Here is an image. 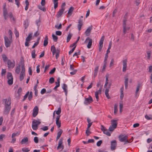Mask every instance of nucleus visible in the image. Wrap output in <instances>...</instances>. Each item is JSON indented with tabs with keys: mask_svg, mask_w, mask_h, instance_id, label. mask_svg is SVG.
Returning a JSON list of instances; mask_svg holds the SVG:
<instances>
[{
	"mask_svg": "<svg viewBox=\"0 0 152 152\" xmlns=\"http://www.w3.org/2000/svg\"><path fill=\"white\" fill-rule=\"evenodd\" d=\"M3 103L4 104V108L3 111V114L6 115H8L11 108V99L10 97L8 99H3Z\"/></svg>",
	"mask_w": 152,
	"mask_h": 152,
	"instance_id": "f257e3e1",
	"label": "nucleus"
},
{
	"mask_svg": "<svg viewBox=\"0 0 152 152\" xmlns=\"http://www.w3.org/2000/svg\"><path fill=\"white\" fill-rule=\"evenodd\" d=\"M118 138L120 142H124V145L130 142V141L128 140V137L127 135H120L118 136Z\"/></svg>",
	"mask_w": 152,
	"mask_h": 152,
	"instance_id": "f03ea898",
	"label": "nucleus"
},
{
	"mask_svg": "<svg viewBox=\"0 0 152 152\" xmlns=\"http://www.w3.org/2000/svg\"><path fill=\"white\" fill-rule=\"evenodd\" d=\"M21 69V71L19 77V79L20 81H22L23 80L24 76H25V70L24 64H22Z\"/></svg>",
	"mask_w": 152,
	"mask_h": 152,
	"instance_id": "7ed1b4c3",
	"label": "nucleus"
},
{
	"mask_svg": "<svg viewBox=\"0 0 152 152\" xmlns=\"http://www.w3.org/2000/svg\"><path fill=\"white\" fill-rule=\"evenodd\" d=\"M41 123V122L36 120H34L32 122V127L34 130H36L38 129V126Z\"/></svg>",
	"mask_w": 152,
	"mask_h": 152,
	"instance_id": "20e7f679",
	"label": "nucleus"
},
{
	"mask_svg": "<svg viewBox=\"0 0 152 152\" xmlns=\"http://www.w3.org/2000/svg\"><path fill=\"white\" fill-rule=\"evenodd\" d=\"M93 100L92 97L90 96L87 98H85L84 103L86 105H88L93 102Z\"/></svg>",
	"mask_w": 152,
	"mask_h": 152,
	"instance_id": "39448f33",
	"label": "nucleus"
},
{
	"mask_svg": "<svg viewBox=\"0 0 152 152\" xmlns=\"http://www.w3.org/2000/svg\"><path fill=\"white\" fill-rule=\"evenodd\" d=\"M7 65L8 68L9 69L13 68L15 66V62L14 61L12 62L10 60H8L7 61Z\"/></svg>",
	"mask_w": 152,
	"mask_h": 152,
	"instance_id": "423d86ee",
	"label": "nucleus"
},
{
	"mask_svg": "<svg viewBox=\"0 0 152 152\" xmlns=\"http://www.w3.org/2000/svg\"><path fill=\"white\" fill-rule=\"evenodd\" d=\"M101 130L103 132V133L106 134V135L110 136H111V134L110 133V132L108 131L107 129H106L104 126L102 125H101Z\"/></svg>",
	"mask_w": 152,
	"mask_h": 152,
	"instance_id": "0eeeda50",
	"label": "nucleus"
},
{
	"mask_svg": "<svg viewBox=\"0 0 152 152\" xmlns=\"http://www.w3.org/2000/svg\"><path fill=\"white\" fill-rule=\"evenodd\" d=\"M5 44L6 46L8 47L10 46V44L12 42V40L9 39L8 37L6 36L4 37Z\"/></svg>",
	"mask_w": 152,
	"mask_h": 152,
	"instance_id": "6e6552de",
	"label": "nucleus"
},
{
	"mask_svg": "<svg viewBox=\"0 0 152 152\" xmlns=\"http://www.w3.org/2000/svg\"><path fill=\"white\" fill-rule=\"evenodd\" d=\"M39 111L38 107L37 106H35L33 110V116L35 117L38 114Z\"/></svg>",
	"mask_w": 152,
	"mask_h": 152,
	"instance_id": "1a4fd4ad",
	"label": "nucleus"
},
{
	"mask_svg": "<svg viewBox=\"0 0 152 152\" xmlns=\"http://www.w3.org/2000/svg\"><path fill=\"white\" fill-rule=\"evenodd\" d=\"M92 26L91 25L90 26H89L86 29L85 32V33L86 36H88L90 35L91 31L92 29Z\"/></svg>",
	"mask_w": 152,
	"mask_h": 152,
	"instance_id": "9d476101",
	"label": "nucleus"
},
{
	"mask_svg": "<svg viewBox=\"0 0 152 152\" xmlns=\"http://www.w3.org/2000/svg\"><path fill=\"white\" fill-rule=\"evenodd\" d=\"M102 87V86L97 91H96L95 92V96L97 101H98L99 100L98 94H101Z\"/></svg>",
	"mask_w": 152,
	"mask_h": 152,
	"instance_id": "9b49d317",
	"label": "nucleus"
},
{
	"mask_svg": "<svg viewBox=\"0 0 152 152\" xmlns=\"http://www.w3.org/2000/svg\"><path fill=\"white\" fill-rule=\"evenodd\" d=\"M117 143L116 141L114 140L111 142V149L112 150H114L116 146Z\"/></svg>",
	"mask_w": 152,
	"mask_h": 152,
	"instance_id": "f8f14e48",
	"label": "nucleus"
},
{
	"mask_svg": "<svg viewBox=\"0 0 152 152\" xmlns=\"http://www.w3.org/2000/svg\"><path fill=\"white\" fill-rule=\"evenodd\" d=\"M64 10V8H61L58 12L57 14L56 15V16L58 18L61 16Z\"/></svg>",
	"mask_w": 152,
	"mask_h": 152,
	"instance_id": "ddd939ff",
	"label": "nucleus"
},
{
	"mask_svg": "<svg viewBox=\"0 0 152 152\" xmlns=\"http://www.w3.org/2000/svg\"><path fill=\"white\" fill-rule=\"evenodd\" d=\"M123 71L125 72L126 71V68L127 67V60L124 59L123 61Z\"/></svg>",
	"mask_w": 152,
	"mask_h": 152,
	"instance_id": "4468645a",
	"label": "nucleus"
},
{
	"mask_svg": "<svg viewBox=\"0 0 152 152\" xmlns=\"http://www.w3.org/2000/svg\"><path fill=\"white\" fill-rule=\"evenodd\" d=\"M111 123L112 126L115 127H117L118 124V120H112L111 121Z\"/></svg>",
	"mask_w": 152,
	"mask_h": 152,
	"instance_id": "2eb2a0df",
	"label": "nucleus"
},
{
	"mask_svg": "<svg viewBox=\"0 0 152 152\" xmlns=\"http://www.w3.org/2000/svg\"><path fill=\"white\" fill-rule=\"evenodd\" d=\"M62 88L63 89L64 91L65 92V94L66 96L67 95V85L65 83H64L63 84V85L62 86Z\"/></svg>",
	"mask_w": 152,
	"mask_h": 152,
	"instance_id": "dca6fc26",
	"label": "nucleus"
},
{
	"mask_svg": "<svg viewBox=\"0 0 152 152\" xmlns=\"http://www.w3.org/2000/svg\"><path fill=\"white\" fill-rule=\"evenodd\" d=\"M104 39V36H102L99 42V48H102L103 46V43Z\"/></svg>",
	"mask_w": 152,
	"mask_h": 152,
	"instance_id": "f3484780",
	"label": "nucleus"
},
{
	"mask_svg": "<svg viewBox=\"0 0 152 152\" xmlns=\"http://www.w3.org/2000/svg\"><path fill=\"white\" fill-rule=\"evenodd\" d=\"M88 41V42L87 46V48H91L92 43V39L88 38L86 39V41L87 42Z\"/></svg>",
	"mask_w": 152,
	"mask_h": 152,
	"instance_id": "a211bd4d",
	"label": "nucleus"
},
{
	"mask_svg": "<svg viewBox=\"0 0 152 152\" xmlns=\"http://www.w3.org/2000/svg\"><path fill=\"white\" fill-rule=\"evenodd\" d=\"M140 87V84H138L137 86L136 90L135 92V96L136 97H137L139 95L138 92L139 90Z\"/></svg>",
	"mask_w": 152,
	"mask_h": 152,
	"instance_id": "6ab92c4d",
	"label": "nucleus"
},
{
	"mask_svg": "<svg viewBox=\"0 0 152 152\" xmlns=\"http://www.w3.org/2000/svg\"><path fill=\"white\" fill-rule=\"evenodd\" d=\"M99 66H96L94 69V78H95L98 73V70H99Z\"/></svg>",
	"mask_w": 152,
	"mask_h": 152,
	"instance_id": "aec40b11",
	"label": "nucleus"
},
{
	"mask_svg": "<svg viewBox=\"0 0 152 152\" xmlns=\"http://www.w3.org/2000/svg\"><path fill=\"white\" fill-rule=\"evenodd\" d=\"M128 78L127 77H125V86L126 89H127L128 88Z\"/></svg>",
	"mask_w": 152,
	"mask_h": 152,
	"instance_id": "412c9836",
	"label": "nucleus"
},
{
	"mask_svg": "<svg viewBox=\"0 0 152 152\" xmlns=\"http://www.w3.org/2000/svg\"><path fill=\"white\" fill-rule=\"evenodd\" d=\"M7 9L3 10V15L4 18L5 20H6L7 18Z\"/></svg>",
	"mask_w": 152,
	"mask_h": 152,
	"instance_id": "4be33fe9",
	"label": "nucleus"
},
{
	"mask_svg": "<svg viewBox=\"0 0 152 152\" xmlns=\"http://www.w3.org/2000/svg\"><path fill=\"white\" fill-rule=\"evenodd\" d=\"M32 34L33 33H32L29 34L28 37L26 38V41L28 42L30 41L32 39Z\"/></svg>",
	"mask_w": 152,
	"mask_h": 152,
	"instance_id": "5701e85b",
	"label": "nucleus"
},
{
	"mask_svg": "<svg viewBox=\"0 0 152 152\" xmlns=\"http://www.w3.org/2000/svg\"><path fill=\"white\" fill-rule=\"evenodd\" d=\"M51 51L53 53V55H54L56 53L57 51L59 52V50L58 48H51Z\"/></svg>",
	"mask_w": 152,
	"mask_h": 152,
	"instance_id": "b1692460",
	"label": "nucleus"
},
{
	"mask_svg": "<svg viewBox=\"0 0 152 152\" xmlns=\"http://www.w3.org/2000/svg\"><path fill=\"white\" fill-rule=\"evenodd\" d=\"M28 140V139L27 137H24L22 139L20 142V143L21 144L25 143L26 142H27Z\"/></svg>",
	"mask_w": 152,
	"mask_h": 152,
	"instance_id": "393cba45",
	"label": "nucleus"
},
{
	"mask_svg": "<svg viewBox=\"0 0 152 152\" xmlns=\"http://www.w3.org/2000/svg\"><path fill=\"white\" fill-rule=\"evenodd\" d=\"M48 36H46L44 41L43 45L44 47H46L48 43Z\"/></svg>",
	"mask_w": 152,
	"mask_h": 152,
	"instance_id": "a878e982",
	"label": "nucleus"
},
{
	"mask_svg": "<svg viewBox=\"0 0 152 152\" xmlns=\"http://www.w3.org/2000/svg\"><path fill=\"white\" fill-rule=\"evenodd\" d=\"M20 65H18V66H17L16 67L15 70V72L17 74H19L20 72Z\"/></svg>",
	"mask_w": 152,
	"mask_h": 152,
	"instance_id": "bb28decb",
	"label": "nucleus"
},
{
	"mask_svg": "<svg viewBox=\"0 0 152 152\" xmlns=\"http://www.w3.org/2000/svg\"><path fill=\"white\" fill-rule=\"evenodd\" d=\"M74 9V8L73 7H71L68 10V15H69V16L71 15L72 14V12H73Z\"/></svg>",
	"mask_w": 152,
	"mask_h": 152,
	"instance_id": "cd10ccee",
	"label": "nucleus"
},
{
	"mask_svg": "<svg viewBox=\"0 0 152 152\" xmlns=\"http://www.w3.org/2000/svg\"><path fill=\"white\" fill-rule=\"evenodd\" d=\"M43 6L39 5L38 6V7L39 10H41L43 12H45L46 11V8L44 7H43Z\"/></svg>",
	"mask_w": 152,
	"mask_h": 152,
	"instance_id": "c85d7f7f",
	"label": "nucleus"
},
{
	"mask_svg": "<svg viewBox=\"0 0 152 152\" xmlns=\"http://www.w3.org/2000/svg\"><path fill=\"white\" fill-rule=\"evenodd\" d=\"M109 91V90L108 88L106 89L105 91V95L107 97L108 99H109L110 98V97L108 94V92Z\"/></svg>",
	"mask_w": 152,
	"mask_h": 152,
	"instance_id": "c756f323",
	"label": "nucleus"
},
{
	"mask_svg": "<svg viewBox=\"0 0 152 152\" xmlns=\"http://www.w3.org/2000/svg\"><path fill=\"white\" fill-rule=\"evenodd\" d=\"M7 78L8 80H13V77L12 73L10 72H8L7 73Z\"/></svg>",
	"mask_w": 152,
	"mask_h": 152,
	"instance_id": "7c9ffc66",
	"label": "nucleus"
},
{
	"mask_svg": "<svg viewBox=\"0 0 152 152\" xmlns=\"http://www.w3.org/2000/svg\"><path fill=\"white\" fill-rule=\"evenodd\" d=\"M118 105L115 104L114 105V115H116L118 111Z\"/></svg>",
	"mask_w": 152,
	"mask_h": 152,
	"instance_id": "2f4dec72",
	"label": "nucleus"
},
{
	"mask_svg": "<svg viewBox=\"0 0 152 152\" xmlns=\"http://www.w3.org/2000/svg\"><path fill=\"white\" fill-rule=\"evenodd\" d=\"M62 143H63L62 140L61 139H60L59 141V142H58V145L57 147V149H58L61 148V145L62 144Z\"/></svg>",
	"mask_w": 152,
	"mask_h": 152,
	"instance_id": "473e14b6",
	"label": "nucleus"
},
{
	"mask_svg": "<svg viewBox=\"0 0 152 152\" xmlns=\"http://www.w3.org/2000/svg\"><path fill=\"white\" fill-rule=\"evenodd\" d=\"M52 37L54 42H56L57 41L58 38L57 36H55L54 34H53Z\"/></svg>",
	"mask_w": 152,
	"mask_h": 152,
	"instance_id": "72a5a7b5",
	"label": "nucleus"
},
{
	"mask_svg": "<svg viewBox=\"0 0 152 152\" xmlns=\"http://www.w3.org/2000/svg\"><path fill=\"white\" fill-rule=\"evenodd\" d=\"M72 34H71L70 33L68 34L67 37L66 42H68L69 41L72 37Z\"/></svg>",
	"mask_w": 152,
	"mask_h": 152,
	"instance_id": "f704fd0d",
	"label": "nucleus"
},
{
	"mask_svg": "<svg viewBox=\"0 0 152 152\" xmlns=\"http://www.w3.org/2000/svg\"><path fill=\"white\" fill-rule=\"evenodd\" d=\"M2 58L4 62L6 61L7 60V57L5 54H3L2 55Z\"/></svg>",
	"mask_w": 152,
	"mask_h": 152,
	"instance_id": "c9c22d12",
	"label": "nucleus"
},
{
	"mask_svg": "<svg viewBox=\"0 0 152 152\" xmlns=\"http://www.w3.org/2000/svg\"><path fill=\"white\" fill-rule=\"evenodd\" d=\"M35 51L34 50L32 51L31 52V56L33 58H34L36 56V55L35 54Z\"/></svg>",
	"mask_w": 152,
	"mask_h": 152,
	"instance_id": "e433bc0d",
	"label": "nucleus"
},
{
	"mask_svg": "<svg viewBox=\"0 0 152 152\" xmlns=\"http://www.w3.org/2000/svg\"><path fill=\"white\" fill-rule=\"evenodd\" d=\"M24 26L25 29H26L28 26V22L27 20H26L24 21Z\"/></svg>",
	"mask_w": 152,
	"mask_h": 152,
	"instance_id": "4c0bfd02",
	"label": "nucleus"
},
{
	"mask_svg": "<svg viewBox=\"0 0 152 152\" xmlns=\"http://www.w3.org/2000/svg\"><path fill=\"white\" fill-rule=\"evenodd\" d=\"M56 124L58 128L61 126V121H56Z\"/></svg>",
	"mask_w": 152,
	"mask_h": 152,
	"instance_id": "58836bf2",
	"label": "nucleus"
},
{
	"mask_svg": "<svg viewBox=\"0 0 152 152\" xmlns=\"http://www.w3.org/2000/svg\"><path fill=\"white\" fill-rule=\"evenodd\" d=\"M55 27L57 29H61L62 28V24L61 23H60L58 26L57 25H55Z\"/></svg>",
	"mask_w": 152,
	"mask_h": 152,
	"instance_id": "ea45409f",
	"label": "nucleus"
},
{
	"mask_svg": "<svg viewBox=\"0 0 152 152\" xmlns=\"http://www.w3.org/2000/svg\"><path fill=\"white\" fill-rule=\"evenodd\" d=\"M22 151L23 152H28L30 150L28 148H23L22 149Z\"/></svg>",
	"mask_w": 152,
	"mask_h": 152,
	"instance_id": "a19ab883",
	"label": "nucleus"
},
{
	"mask_svg": "<svg viewBox=\"0 0 152 152\" xmlns=\"http://www.w3.org/2000/svg\"><path fill=\"white\" fill-rule=\"evenodd\" d=\"M54 79L53 77H50L49 80V82L50 83L52 84L54 82Z\"/></svg>",
	"mask_w": 152,
	"mask_h": 152,
	"instance_id": "79ce46f5",
	"label": "nucleus"
},
{
	"mask_svg": "<svg viewBox=\"0 0 152 152\" xmlns=\"http://www.w3.org/2000/svg\"><path fill=\"white\" fill-rule=\"evenodd\" d=\"M61 112V109L60 107H59L57 110L56 111V113L58 115H59Z\"/></svg>",
	"mask_w": 152,
	"mask_h": 152,
	"instance_id": "37998d69",
	"label": "nucleus"
},
{
	"mask_svg": "<svg viewBox=\"0 0 152 152\" xmlns=\"http://www.w3.org/2000/svg\"><path fill=\"white\" fill-rule=\"evenodd\" d=\"M116 128L114 126H110L109 128V130L110 131L112 132Z\"/></svg>",
	"mask_w": 152,
	"mask_h": 152,
	"instance_id": "c03bdc74",
	"label": "nucleus"
},
{
	"mask_svg": "<svg viewBox=\"0 0 152 152\" xmlns=\"http://www.w3.org/2000/svg\"><path fill=\"white\" fill-rule=\"evenodd\" d=\"M57 81L58 82V84H56V87L58 88V87L60 86V78L59 77H58L57 78Z\"/></svg>",
	"mask_w": 152,
	"mask_h": 152,
	"instance_id": "a18cd8bd",
	"label": "nucleus"
},
{
	"mask_svg": "<svg viewBox=\"0 0 152 152\" xmlns=\"http://www.w3.org/2000/svg\"><path fill=\"white\" fill-rule=\"evenodd\" d=\"M57 81L58 82V84H56V87L58 88V87L60 86V78L59 77H58L57 78Z\"/></svg>",
	"mask_w": 152,
	"mask_h": 152,
	"instance_id": "49530a36",
	"label": "nucleus"
},
{
	"mask_svg": "<svg viewBox=\"0 0 152 152\" xmlns=\"http://www.w3.org/2000/svg\"><path fill=\"white\" fill-rule=\"evenodd\" d=\"M19 134V133L18 132L16 133H13L12 134V138L14 137L15 136Z\"/></svg>",
	"mask_w": 152,
	"mask_h": 152,
	"instance_id": "de8ad7c7",
	"label": "nucleus"
},
{
	"mask_svg": "<svg viewBox=\"0 0 152 152\" xmlns=\"http://www.w3.org/2000/svg\"><path fill=\"white\" fill-rule=\"evenodd\" d=\"M32 98V93L31 92H30L29 94L28 95V99L29 100H31Z\"/></svg>",
	"mask_w": 152,
	"mask_h": 152,
	"instance_id": "09e8293b",
	"label": "nucleus"
},
{
	"mask_svg": "<svg viewBox=\"0 0 152 152\" xmlns=\"http://www.w3.org/2000/svg\"><path fill=\"white\" fill-rule=\"evenodd\" d=\"M107 65V61H104V65L102 69V71H104L105 70V68L106 67Z\"/></svg>",
	"mask_w": 152,
	"mask_h": 152,
	"instance_id": "8fccbe9b",
	"label": "nucleus"
},
{
	"mask_svg": "<svg viewBox=\"0 0 152 152\" xmlns=\"http://www.w3.org/2000/svg\"><path fill=\"white\" fill-rule=\"evenodd\" d=\"M53 2L54 4V8L56 9L58 6V1L55 2L53 0Z\"/></svg>",
	"mask_w": 152,
	"mask_h": 152,
	"instance_id": "3c124183",
	"label": "nucleus"
},
{
	"mask_svg": "<svg viewBox=\"0 0 152 152\" xmlns=\"http://www.w3.org/2000/svg\"><path fill=\"white\" fill-rule=\"evenodd\" d=\"M40 129L44 131H45L48 130V126H45L41 128Z\"/></svg>",
	"mask_w": 152,
	"mask_h": 152,
	"instance_id": "603ef678",
	"label": "nucleus"
},
{
	"mask_svg": "<svg viewBox=\"0 0 152 152\" xmlns=\"http://www.w3.org/2000/svg\"><path fill=\"white\" fill-rule=\"evenodd\" d=\"M106 80L105 84H107L108 83V75H106L105 76Z\"/></svg>",
	"mask_w": 152,
	"mask_h": 152,
	"instance_id": "864d4df0",
	"label": "nucleus"
},
{
	"mask_svg": "<svg viewBox=\"0 0 152 152\" xmlns=\"http://www.w3.org/2000/svg\"><path fill=\"white\" fill-rule=\"evenodd\" d=\"M20 0H15L16 4L17 6L18 7H19L20 4Z\"/></svg>",
	"mask_w": 152,
	"mask_h": 152,
	"instance_id": "5fc2aeb1",
	"label": "nucleus"
},
{
	"mask_svg": "<svg viewBox=\"0 0 152 152\" xmlns=\"http://www.w3.org/2000/svg\"><path fill=\"white\" fill-rule=\"evenodd\" d=\"M8 83L9 85H11L13 84V80H10L9 79L8 80Z\"/></svg>",
	"mask_w": 152,
	"mask_h": 152,
	"instance_id": "6e6d98bb",
	"label": "nucleus"
},
{
	"mask_svg": "<svg viewBox=\"0 0 152 152\" xmlns=\"http://www.w3.org/2000/svg\"><path fill=\"white\" fill-rule=\"evenodd\" d=\"M40 20L39 19L38 20H36V24L38 26V28H39V26L40 25Z\"/></svg>",
	"mask_w": 152,
	"mask_h": 152,
	"instance_id": "4d7b16f0",
	"label": "nucleus"
},
{
	"mask_svg": "<svg viewBox=\"0 0 152 152\" xmlns=\"http://www.w3.org/2000/svg\"><path fill=\"white\" fill-rule=\"evenodd\" d=\"M6 73V70L5 69H2L1 75L2 76L5 75Z\"/></svg>",
	"mask_w": 152,
	"mask_h": 152,
	"instance_id": "13d9d810",
	"label": "nucleus"
},
{
	"mask_svg": "<svg viewBox=\"0 0 152 152\" xmlns=\"http://www.w3.org/2000/svg\"><path fill=\"white\" fill-rule=\"evenodd\" d=\"M114 62V60L113 58H112L110 61V67H111L113 65V63Z\"/></svg>",
	"mask_w": 152,
	"mask_h": 152,
	"instance_id": "bf43d9fd",
	"label": "nucleus"
},
{
	"mask_svg": "<svg viewBox=\"0 0 152 152\" xmlns=\"http://www.w3.org/2000/svg\"><path fill=\"white\" fill-rule=\"evenodd\" d=\"M56 70L55 68H54L52 69L49 72V74H52L54 73Z\"/></svg>",
	"mask_w": 152,
	"mask_h": 152,
	"instance_id": "052dcab7",
	"label": "nucleus"
},
{
	"mask_svg": "<svg viewBox=\"0 0 152 152\" xmlns=\"http://www.w3.org/2000/svg\"><path fill=\"white\" fill-rule=\"evenodd\" d=\"M29 91H28L26 93V94L24 96V98H23V101H24L26 99V98H27V97H28V95L29 94Z\"/></svg>",
	"mask_w": 152,
	"mask_h": 152,
	"instance_id": "680f3d73",
	"label": "nucleus"
},
{
	"mask_svg": "<svg viewBox=\"0 0 152 152\" xmlns=\"http://www.w3.org/2000/svg\"><path fill=\"white\" fill-rule=\"evenodd\" d=\"M34 142L36 143H37L38 142H39V140L38 139V137H34Z\"/></svg>",
	"mask_w": 152,
	"mask_h": 152,
	"instance_id": "e2e57ef3",
	"label": "nucleus"
},
{
	"mask_svg": "<svg viewBox=\"0 0 152 152\" xmlns=\"http://www.w3.org/2000/svg\"><path fill=\"white\" fill-rule=\"evenodd\" d=\"M151 51H149L147 52V58L150 59L151 57Z\"/></svg>",
	"mask_w": 152,
	"mask_h": 152,
	"instance_id": "0e129e2a",
	"label": "nucleus"
},
{
	"mask_svg": "<svg viewBox=\"0 0 152 152\" xmlns=\"http://www.w3.org/2000/svg\"><path fill=\"white\" fill-rule=\"evenodd\" d=\"M62 130L60 129L59 130V131L57 133V135L58 136H59L60 137L62 133Z\"/></svg>",
	"mask_w": 152,
	"mask_h": 152,
	"instance_id": "69168bd1",
	"label": "nucleus"
},
{
	"mask_svg": "<svg viewBox=\"0 0 152 152\" xmlns=\"http://www.w3.org/2000/svg\"><path fill=\"white\" fill-rule=\"evenodd\" d=\"M56 34L57 35L61 36L62 34V32L60 31H56Z\"/></svg>",
	"mask_w": 152,
	"mask_h": 152,
	"instance_id": "338daca9",
	"label": "nucleus"
},
{
	"mask_svg": "<svg viewBox=\"0 0 152 152\" xmlns=\"http://www.w3.org/2000/svg\"><path fill=\"white\" fill-rule=\"evenodd\" d=\"M102 142L101 140H99L96 143V145L97 146H100L101 145L102 143Z\"/></svg>",
	"mask_w": 152,
	"mask_h": 152,
	"instance_id": "774afa93",
	"label": "nucleus"
}]
</instances>
